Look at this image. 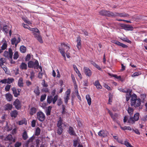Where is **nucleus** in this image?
Instances as JSON below:
<instances>
[{
	"mask_svg": "<svg viewBox=\"0 0 147 147\" xmlns=\"http://www.w3.org/2000/svg\"><path fill=\"white\" fill-rule=\"evenodd\" d=\"M131 100V104L132 106L136 107L139 106L141 104L140 99L137 98L135 94L132 95Z\"/></svg>",
	"mask_w": 147,
	"mask_h": 147,
	"instance_id": "f257e3e1",
	"label": "nucleus"
},
{
	"mask_svg": "<svg viewBox=\"0 0 147 147\" xmlns=\"http://www.w3.org/2000/svg\"><path fill=\"white\" fill-rule=\"evenodd\" d=\"M61 47H59V50L62 56L64 58V60H66V57L65 54V51H64V49H67V51L70 49V46L68 44H66L63 42L61 44Z\"/></svg>",
	"mask_w": 147,
	"mask_h": 147,
	"instance_id": "f03ea898",
	"label": "nucleus"
},
{
	"mask_svg": "<svg viewBox=\"0 0 147 147\" xmlns=\"http://www.w3.org/2000/svg\"><path fill=\"white\" fill-rule=\"evenodd\" d=\"M28 67L29 68H34V69H38L39 63L38 61L36 60L34 62L30 61L28 63Z\"/></svg>",
	"mask_w": 147,
	"mask_h": 147,
	"instance_id": "7ed1b4c3",
	"label": "nucleus"
},
{
	"mask_svg": "<svg viewBox=\"0 0 147 147\" xmlns=\"http://www.w3.org/2000/svg\"><path fill=\"white\" fill-rule=\"evenodd\" d=\"M13 52L11 48L9 49L8 51H5L3 54V56L6 58L12 59V58Z\"/></svg>",
	"mask_w": 147,
	"mask_h": 147,
	"instance_id": "20e7f679",
	"label": "nucleus"
},
{
	"mask_svg": "<svg viewBox=\"0 0 147 147\" xmlns=\"http://www.w3.org/2000/svg\"><path fill=\"white\" fill-rule=\"evenodd\" d=\"M36 115V118L40 121H42L45 120V115L42 112H38L37 113Z\"/></svg>",
	"mask_w": 147,
	"mask_h": 147,
	"instance_id": "39448f33",
	"label": "nucleus"
},
{
	"mask_svg": "<svg viewBox=\"0 0 147 147\" xmlns=\"http://www.w3.org/2000/svg\"><path fill=\"white\" fill-rule=\"evenodd\" d=\"M20 41V36L18 35L17 37V39H16V38L14 37L12 38L11 40V43L12 45H15L16 47L18 43H19Z\"/></svg>",
	"mask_w": 147,
	"mask_h": 147,
	"instance_id": "423d86ee",
	"label": "nucleus"
},
{
	"mask_svg": "<svg viewBox=\"0 0 147 147\" xmlns=\"http://www.w3.org/2000/svg\"><path fill=\"white\" fill-rule=\"evenodd\" d=\"M71 93L70 90L68 89L65 92V96L64 97V101L65 103L67 104L68 102V100L69 99V97Z\"/></svg>",
	"mask_w": 147,
	"mask_h": 147,
	"instance_id": "0eeeda50",
	"label": "nucleus"
},
{
	"mask_svg": "<svg viewBox=\"0 0 147 147\" xmlns=\"http://www.w3.org/2000/svg\"><path fill=\"white\" fill-rule=\"evenodd\" d=\"M127 121V123H129L133 124L136 121H135L132 117H130L128 119L127 117L126 116H125L123 119L124 122L125 123Z\"/></svg>",
	"mask_w": 147,
	"mask_h": 147,
	"instance_id": "6e6552de",
	"label": "nucleus"
},
{
	"mask_svg": "<svg viewBox=\"0 0 147 147\" xmlns=\"http://www.w3.org/2000/svg\"><path fill=\"white\" fill-rule=\"evenodd\" d=\"M58 128H62L63 126L66 127V125L63 122V119L61 117L59 118L57 124Z\"/></svg>",
	"mask_w": 147,
	"mask_h": 147,
	"instance_id": "1a4fd4ad",
	"label": "nucleus"
},
{
	"mask_svg": "<svg viewBox=\"0 0 147 147\" xmlns=\"http://www.w3.org/2000/svg\"><path fill=\"white\" fill-rule=\"evenodd\" d=\"M84 71L86 76L90 77L92 75V71L88 67H84Z\"/></svg>",
	"mask_w": 147,
	"mask_h": 147,
	"instance_id": "9d476101",
	"label": "nucleus"
},
{
	"mask_svg": "<svg viewBox=\"0 0 147 147\" xmlns=\"http://www.w3.org/2000/svg\"><path fill=\"white\" fill-rule=\"evenodd\" d=\"M111 42L119 46L122 47L123 48H126L127 47V45L117 40H112L111 41Z\"/></svg>",
	"mask_w": 147,
	"mask_h": 147,
	"instance_id": "9b49d317",
	"label": "nucleus"
},
{
	"mask_svg": "<svg viewBox=\"0 0 147 147\" xmlns=\"http://www.w3.org/2000/svg\"><path fill=\"white\" fill-rule=\"evenodd\" d=\"M98 134L100 137H105L107 136L108 132L106 130H101L98 132Z\"/></svg>",
	"mask_w": 147,
	"mask_h": 147,
	"instance_id": "f8f14e48",
	"label": "nucleus"
},
{
	"mask_svg": "<svg viewBox=\"0 0 147 147\" xmlns=\"http://www.w3.org/2000/svg\"><path fill=\"white\" fill-rule=\"evenodd\" d=\"M107 110L110 116L113 120H115V119L118 117V115L117 113H115L113 114L107 108Z\"/></svg>",
	"mask_w": 147,
	"mask_h": 147,
	"instance_id": "ddd939ff",
	"label": "nucleus"
},
{
	"mask_svg": "<svg viewBox=\"0 0 147 147\" xmlns=\"http://www.w3.org/2000/svg\"><path fill=\"white\" fill-rule=\"evenodd\" d=\"M122 27L125 30H132L133 29V28L132 26L128 25L123 24L122 26Z\"/></svg>",
	"mask_w": 147,
	"mask_h": 147,
	"instance_id": "4468645a",
	"label": "nucleus"
},
{
	"mask_svg": "<svg viewBox=\"0 0 147 147\" xmlns=\"http://www.w3.org/2000/svg\"><path fill=\"white\" fill-rule=\"evenodd\" d=\"M13 104L17 109H19L21 107L20 101L18 99H16L15 100Z\"/></svg>",
	"mask_w": 147,
	"mask_h": 147,
	"instance_id": "2eb2a0df",
	"label": "nucleus"
},
{
	"mask_svg": "<svg viewBox=\"0 0 147 147\" xmlns=\"http://www.w3.org/2000/svg\"><path fill=\"white\" fill-rule=\"evenodd\" d=\"M5 140L6 141H9L10 142V143H11V142L13 141L15 142V140H13V138L11 134L8 135L5 138Z\"/></svg>",
	"mask_w": 147,
	"mask_h": 147,
	"instance_id": "dca6fc26",
	"label": "nucleus"
},
{
	"mask_svg": "<svg viewBox=\"0 0 147 147\" xmlns=\"http://www.w3.org/2000/svg\"><path fill=\"white\" fill-rule=\"evenodd\" d=\"M76 41L77 42V45H76V47L78 48V49L79 50L81 48V38L80 37H78L77 38V40H76Z\"/></svg>",
	"mask_w": 147,
	"mask_h": 147,
	"instance_id": "f3484780",
	"label": "nucleus"
},
{
	"mask_svg": "<svg viewBox=\"0 0 147 147\" xmlns=\"http://www.w3.org/2000/svg\"><path fill=\"white\" fill-rule=\"evenodd\" d=\"M2 42L3 43V44L1 47V49L2 50H4L6 49L7 47V44L6 41L5 39H3Z\"/></svg>",
	"mask_w": 147,
	"mask_h": 147,
	"instance_id": "a211bd4d",
	"label": "nucleus"
},
{
	"mask_svg": "<svg viewBox=\"0 0 147 147\" xmlns=\"http://www.w3.org/2000/svg\"><path fill=\"white\" fill-rule=\"evenodd\" d=\"M94 84V85L96 86L97 89H101L102 88V86L100 85L99 81L98 80L95 81Z\"/></svg>",
	"mask_w": 147,
	"mask_h": 147,
	"instance_id": "6ab92c4d",
	"label": "nucleus"
},
{
	"mask_svg": "<svg viewBox=\"0 0 147 147\" xmlns=\"http://www.w3.org/2000/svg\"><path fill=\"white\" fill-rule=\"evenodd\" d=\"M5 110H11L12 108V105L11 104H7L4 106Z\"/></svg>",
	"mask_w": 147,
	"mask_h": 147,
	"instance_id": "aec40b11",
	"label": "nucleus"
},
{
	"mask_svg": "<svg viewBox=\"0 0 147 147\" xmlns=\"http://www.w3.org/2000/svg\"><path fill=\"white\" fill-rule=\"evenodd\" d=\"M35 37H36L40 43H42L43 42L42 39L41 37L39 34V33L38 34H34Z\"/></svg>",
	"mask_w": 147,
	"mask_h": 147,
	"instance_id": "412c9836",
	"label": "nucleus"
},
{
	"mask_svg": "<svg viewBox=\"0 0 147 147\" xmlns=\"http://www.w3.org/2000/svg\"><path fill=\"white\" fill-rule=\"evenodd\" d=\"M5 97L7 100L8 101H10L12 99V96L10 93H7L5 94Z\"/></svg>",
	"mask_w": 147,
	"mask_h": 147,
	"instance_id": "4be33fe9",
	"label": "nucleus"
},
{
	"mask_svg": "<svg viewBox=\"0 0 147 147\" xmlns=\"http://www.w3.org/2000/svg\"><path fill=\"white\" fill-rule=\"evenodd\" d=\"M86 98L88 104L89 105H90L91 103V99L90 96L89 95H86Z\"/></svg>",
	"mask_w": 147,
	"mask_h": 147,
	"instance_id": "5701e85b",
	"label": "nucleus"
},
{
	"mask_svg": "<svg viewBox=\"0 0 147 147\" xmlns=\"http://www.w3.org/2000/svg\"><path fill=\"white\" fill-rule=\"evenodd\" d=\"M22 137L24 140H26L28 138L27 132L25 130L23 131V132L22 134Z\"/></svg>",
	"mask_w": 147,
	"mask_h": 147,
	"instance_id": "b1692460",
	"label": "nucleus"
},
{
	"mask_svg": "<svg viewBox=\"0 0 147 147\" xmlns=\"http://www.w3.org/2000/svg\"><path fill=\"white\" fill-rule=\"evenodd\" d=\"M23 79L22 78H20L18 80V85L20 87L23 86L24 84L23 82Z\"/></svg>",
	"mask_w": 147,
	"mask_h": 147,
	"instance_id": "393cba45",
	"label": "nucleus"
},
{
	"mask_svg": "<svg viewBox=\"0 0 147 147\" xmlns=\"http://www.w3.org/2000/svg\"><path fill=\"white\" fill-rule=\"evenodd\" d=\"M36 111V109L34 107L31 108L30 111V114L31 115H33L35 113Z\"/></svg>",
	"mask_w": 147,
	"mask_h": 147,
	"instance_id": "a878e982",
	"label": "nucleus"
},
{
	"mask_svg": "<svg viewBox=\"0 0 147 147\" xmlns=\"http://www.w3.org/2000/svg\"><path fill=\"white\" fill-rule=\"evenodd\" d=\"M30 30L34 32V34H38V33H39V31L38 29L36 28H31L30 29Z\"/></svg>",
	"mask_w": 147,
	"mask_h": 147,
	"instance_id": "bb28decb",
	"label": "nucleus"
},
{
	"mask_svg": "<svg viewBox=\"0 0 147 147\" xmlns=\"http://www.w3.org/2000/svg\"><path fill=\"white\" fill-rule=\"evenodd\" d=\"M14 96L15 97H17L19 95V92H18L17 90L15 88H12Z\"/></svg>",
	"mask_w": 147,
	"mask_h": 147,
	"instance_id": "cd10ccee",
	"label": "nucleus"
},
{
	"mask_svg": "<svg viewBox=\"0 0 147 147\" xmlns=\"http://www.w3.org/2000/svg\"><path fill=\"white\" fill-rule=\"evenodd\" d=\"M10 114L11 117L15 118L17 115L18 112L17 111L14 110L11 112L10 113Z\"/></svg>",
	"mask_w": 147,
	"mask_h": 147,
	"instance_id": "c85d7f7f",
	"label": "nucleus"
},
{
	"mask_svg": "<svg viewBox=\"0 0 147 147\" xmlns=\"http://www.w3.org/2000/svg\"><path fill=\"white\" fill-rule=\"evenodd\" d=\"M27 123L26 120L25 119H23L22 120L18 121V124L19 125H22L23 124L26 125Z\"/></svg>",
	"mask_w": 147,
	"mask_h": 147,
	"instance_id": "c756f323",
	"label": "nucleus"
},
{
	"mask_svg": "<svg viewBox=\"0 0 147 147\" xmlns=\"http://www.w3.org/2000/svg\"><path fill=\"white\" fill-rule=\"evenodd\" d=\"M68 131L71 135H75L76 134L75 132L73 130V128L71 127H69Z\"/></svg>",
	"mask_w": 147,
	"mask_h": 147,
	"instance_id": "7c9ffc66",
	"label": "nucleus"
},
{
	"mask_svg": "<svg viewBox=\"0 0 147 147\" xmlns=\"http://www.w3.org/2000/svg\"><path fill=\"white\" fill-rule=\"evenodd\" d=\"M20 67L21 69H27V64L24 63H22L20 65Z\"/></svg>",
	"mask_w": 147,
	"mask_h": 147,
	"instance_id": "2f4dec72",
	"label": "nucleus"
},
{
	"mask_svg": "<svg viewBox=\"0 0 147 147\" xmlns=\"http://www.w3.org/2000/svg\"><path fill=\"white\" fill-rule=\"evenodd\" d=\"M26 48L25 46L22 45L20 46V51L21 53H25L26 52Z\"/></svg>",
	"mask_w": 147,
	"mask_h": 147,
	"instance_id": "473e14b6",
	"label": "nucleus"
},
{
	"mask_svg": "<svg viewBox=\"0 0 147 147\" xmlns=\"http://www.w3.org/2000/svg\"><path fill=\"white\" fill-rule=\"evenodd\" d=\"M105 16H114V14L110 12L109 11H107L105 10Z\"/></svg>",
	"mask_w": 147,
	"mask_h": 147,
	"instance_id": "72a5a7b5",
	"label": "nucleus"
},
{
	"mask_svg": "<svg viewBox=\"0 0 147 147\" xmlns=\"http://www.w3.org/2000/svg\"><path fill=\"white\" fill-rule=\"evenodd\" d=\"M127 111L129 115H131L133 114L134 109L133 108L129 107L127 109Z\"/></svg>",
	"mask_w": 147,
	"mask_h": 147,
	"instance_id": "f704fd0d",
	"label": "nucleus"
},
{
	"mask_svg": "<svg viewBox=\"0 0 147 147\" xmlns=\"http://www.w3.org/2000/svg\"><path fill=\"white\" fill-rule=\"evenodd\" d=\"M52 100L53 97L51 96H48L47 100V103L50 104L52 102Z\"/></svg>",
	"mask_w": 147,
	"mask_h": 147,
	"instance_id": "c9c22d12",
	"label": "nucleus"
},
{
	"mask_svg": "<svg viewBox=\"0 0 147 147\" xmlns=\"http://www.w3.org/2000/svg\"><path fill=\"white\" fill-rule=\"evenodd\" d=\"M120 127L121 129L124 130H127L131 131L132 130L131 128L129 126H125L123 127L120 126Z\"/></svg>",
	"mask_w": 147,
	"mask_h": 147,
	"instance_id": "e433bc0d",
	"label": "nucleus"
},
{
	"mask_svg": "<svg viewBox=\"0 0 147 147\" xmlns=\"http://www.w3.org/2000/svg\"><path fill=\"white\" fill-rule=\"evenodd\" d=\"M7 83L8 84H10L13 82L14 81V79L12 78H8L7 79Z\"/></svg>",
	"mask_w": 147,
	"mask_h": 147,
	"instance_id": "4c0bfd02",
	"label": "nucleus"
},
{
	"mask_svg": "<svg viewBox=\"0 0 147 147\" xmlns=\"http://www.w3.org/2000/svg\"><path fill=\"white\" fill-rule=\"evenodd\" d=\"M52 107L51 106H49L46 111V113L47 115H49L50 114L51 110Z\"/></svg>",
	"mask_w": 147,
	"mask_h": 147,
	"instance_id": "58836bf2",
	"label": "nucleus"
},
{
	"mask_svg": "<svg viewBox=\"0 0 147 147\" xmlns=\"http://www.w3.org/2000/svg\"><path fill=\"white\" fill-rule=\"evenodd\" d=\"M92 64L99 70L100 71H102V69L98 65L96 64V63L93 62L92 63Z\"/></svg>",
	"mask_w": 147,
	"mask_h": 147,
	"instance_id": "ea45409f",
	"label": "nucleus"
},
{
	"mask_svg": "<svg viewBox=\"0 0 147 147\" xmlns=\"http://www.w3.org/2000/svg\"><path fill=\"white\" fill-rule=\"evenodd\" d=\"M45 74V72L44 71L42 72L41 71L39 72L38 75V77L39 79H42V77L43 75Z\"/></svg>",
	"mask_w": 147,
	"mask_h": 147,
	"instance_id": "a19ab883",
	"label": "nucleus"
},
{
	"mask_svg": "<svg viewBox=\"0 0 147 147\" xmlns=\"http://www.w3.org/2000/svg\"><path fill=\"white\" fill-rule=\"evenodd\" d=\"M19 55L18 52L16 51L13 55V59H17L19 57Z\"/></svg>",
	"mask_w": 147,
	"mask_h": 147,
	"instance_id": "79ce46f5",
	"label": "nucleus"
},
{
	"mask_svg": "<svg viewBox=\"0 0 147 147\" xmlns=\"http://www.w3.org/2000/svg\"><path fill=\"white\" fill-rule=\"evenodd\" d=\"M34 92L37 95H39L40 93L39 88L37 87L36 88H35L34 90Z\"/></svg>",
	"mask_w": 147,
	"mask_h": 147,
	"instance_id": "37998d69",
	"label": "nucleus"
},
{
	"mask_svg": "<svg viewBox=\"0 0 147 147\" xmlns=\"http://www.w3.org/2000/svg\"><path fill=\"white\" fill-rule=\"evenodd\" d=\"M139 113H136L134 115V119L135 121H138L139 119Z\"/></svg>",
	"mask_w": 147,
	"mask_h": 147,
	"instance_id": "c03bdc74",
	"label": "nucleus"
},
{
	"mask_svg": "<svg viewBox=\"0 0 147 147\" xmlns=\"http://www.w3.org/2000/svg\"><path fill=\"white\" fill-rule=\"evenodd\" d=\"M22 19L23 20L26 22V23L30 24H31V22L28 20L27 18L26 17H22Z\"/></svg>",
	"mask_w": 147,
	"mask_h": 147,
	"instance_id": "a18cd8bd",
	"label": "nucleus"
},
{
	"mask_svg": "<svg viewBox=\"0 0 147 147\" xmlns=\"http://www.w3.org/2000/svg\"><path fill=\"white\" fill-rule=\"evenodd\" d=\"M141 74V73L140 72H136L134 73V74L131 75L132 77H134L135 76H138Z\"/></svg>",
	"mask_w": 147,
	"mask_h": 147,
	"instance_id": "49530a36",
	"label": "nucleus"
},
{
	"mask_svg": "<svg viewBox=\"0 0 147 147\" xmlns=\"http://www.w3.org/2000/svg\"><path fill=\"white\" fill-rule=\"evenodd\" d=\"M3 30L6 33H7L9 32L8 28H7V26L6 25H4L3 27Z\"/></svg>",
	"mask_w": 147,
	"mask_h": 147,
	"instance_id": "de8ad7c7",
	"label": "nucleus"
},
{
	"mask_svg": "<svg viewBox=\"0 0 147 147\" xmlns=\"http://www.w3.org/2000/svg\"><path fill=\"white\" fill-rule=\"evenodd\" d=\"M131 97V94L130 93H127L126 95V100L127 101H128Z\"/></svg>",
	"mask_w": 147,
	"mask_h": 147,
	"instance_id": "09e8293b",
	"label": "nucleus"
},
{
	"mask_svg": "<svg viewBox=\"0 0 147 147\" xmlns=\"http://www.w3.org/2000/svg\"><path fill=\"white\" fill-rule=\"evenodd\" d=\"M40 129L39 127H37L36 130L35 135L37 136H38L40 134Z\"/></svg>",
	"mask_w": 147,
	"mask_h": 147,
	"instance_id": "8fccbe9b",
	"label": "nucleus"
},
{
	"mask_svg": "<svg viewBox=\"0 0 147 147\" xmlns=\"http://www.w3.org/2000/svg\"><path fill=\"white\" fill-rule=\"evenodd\" d=\"M63 129L62 128H58L57 130V133L59 135H61L63 131Z\"/></svg>",
	"mask_w": 147,
	"mask_h": 147,
	"instance_id": "3c124183",
	"label": "nucleus"
},
{
	"mask_svg": "<svg viewBox=\"0 0 147 147\" xmlns=\"http://www.w3.org/2000/svg\"><path fill=\"white\" fill-rule=\"evenodd\" d=\"M5 58H2L0 59V65H2L5 63Z\"/></svg>",
	"mask_w": 147,
	"mask_h": 147,
	"instance_id": "603ef678",
	"label": "nucleus"
},
{
	"mask_svg": "<svg viewBox=\"0 0 147 147\" xmlns=\"http://www.w3.org/2000/svg\"><path fill=\"white\" fill-rule=\"evenodd\" d=\"M11 87V85L9 84H7L5 87V90L7 92L9 91Z\"/></svg>",
	"mask_w": 147,
	"mask_h": 147,
	"instance_id": "864d4df0",
	"label": "nucleus"
},
{
	"mask_svg": "<svg viewBox=\"0 0 147 147\" xmlns=\"http://www.w3.org/2000/svg\"><path fill=\"white\" fill-rule=\"evenodd\" d=\"M22 145V143L21 142H17L15 144V147H20Z\"/></svg>",
	"mask_w": 147,
	"mask_h": 147,
	"instance_id": "5fc2aeb1",
	"label": "nucleus"
},
{
	"mask_svg": "<svg viewBox=\"0 0 147 147\" xmlns=\"http://www.w3.org/2000/svg\"><path fill=\"white\" fill-rule=\"evenodd\" d=\"M109 104H110L111 102H112V95L111 93H109Z\"/></svg>",
	"mask_w": 147,
	"mask_h": 147,
	"instance_id": "6e6d98bb",
	"label": "nucleus"
},
{
	"mask_svg": "<svg viewBox=\"0 0 147 147\" xmlns=\"http://www.w3.org/2000/svg\"><path fill=\"white\" fill-rule=\"evenodd\" d=\"M5 128V129L8 131L11 130L12 129V127L11 125L8 126L7 125Z\"/></svg>",
	"mask_w": 147,
	"mask_h": 147,
	"instance_id": "4d7b16f0",
	"label": "nucleus"
},
{
	"mask_svg": "<svg viewBox=\"0 0 147 147\" xmlns=\"http://www.w3.org/2000/svg\"><path fill=\"white\" fill-rule=\"evenodd\" d=\"M46 94H44L43 95H42L40 97V100L41 101H42L44 100L46 98Z\"/></svg>",
	"mask_w": 147,
	"mask_h": 147,
	"instance_id": "13d9d810",
	"label": "nucleus"
},
{
	"mask_svg": "<svg viewBox=\"0 0 147 147\" xmlns=\"http://www.w3.org/2000/svg\"><path fill=\"white\" fill-rule=\"evenodd\" d=\"M58 98V96L56 95L54 96L53 98L52 102L53 104H54L56 101L57 100Z\"/></svg>",
	"mask_w": 147,
	"mask_h": 147,
	"instance_id": "bf43d9fd",
	"label": "nucleus"
},
{
	"mask_svg": "<svg viewBox=\"0 0 147 147\" xmlns=\"http://www.w3.org/2000/svg\"><path fill=\"white\" fill-rule=\"evenodd\" d=\"M118 16L121 17H126L128 16V15L124 13H120Z\"/></svg>",
	"mask_w": 147,
	"mask_h": 147,
	"instance_id": "052dcab7",
	"label": "nucleus"
},
{
	"mask_svg": "<svg viewBox=\"0 0 147 147\" xmlns=\"http://www.w3.org/2000/svg\"><path fill=\"white\" fill-rule=\"evenodd\" d=\"M31 58L30 55L29 54H28L27 55L26 57L25 60L26 61H28L30 60Z\"/></svg>",
	"mask_w": 147,
	"mask_h": 147,
	"instance_id": "680f3d73",
	"label": "nucleus"
},
{
	"mask_svg": "<svg viewBox=\"0 0 147 147\" xmlns=\"http://www.w3.org/2000/svg\"><path fill=\"white\" fill-rule=\"evenodd\" d=\"M111 76L117 79H121V77L120 76H117V75L112 74Z\"/></svg>",
	"mask_w": 147,
	"mask_h": 147,
	"instance_id": "e2e57ef3",
	"label": "nucleus"
},
{
	"mask_svg": "<svg viewBox=\"0 0 147 147\" xmlns=\"http://www.w3.org/2000/svg\"><path fill=\"white\" fill-rule=\"evenodd\" d=\"M32 126V127H34L36 125V121L35 120H33L31 122Z\"/></svg>",
	"mask_w": 147,
	"mask_h": 147,
	"instance_id": "0e129e2a",
	"label": "nucleus"
},
{
	"mask_svg": "<svg viewBox=\"0 0 147 147\" xmlns=\"http://www.w3.org/2000/svg\"><path fill=\"white\" fill-rule=\"evenodd\" d=\"M42 84L43 86L44 87H47L48 86L47 84L45 83V81L44 80H42Z\"/></svg>",
	"mask_w": 147,
	"mask_h": 147,
	"instance_id": "69168bd1",
	"label": "nucleus"
},
{
	"mask_svg": "<svg viewBox=\"0 0 147 147\" xmlns=\"http://www.w3.org/2000/svg\"><path fill=\"white\" fill-rule=\"evenodd\" d=\"M3 70L5 71V72L6 74H9V71L7 67H5L4 69Z\"/></svg>",
	"mask_w": 147,
	"mask_h": 147,
	"instance_id": "338daca9",
	"label": "nucleus"
},
{
	"mask_svg": "<svg viewBox=\"0 0 147 147\" xmlns=\"http://www.w3.org/2000/svg\"><path fill=\"white\" fill-rule=\"evenodd\" d=\"M34 72H32L30 73V78L32 80V79L34 78Z\"/></svg>",
	"mask_w": 147,
	"mask_h": 147,
	"instance_id": "774afa93",
	"label": "nucleus"
}]
</instances>
